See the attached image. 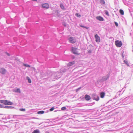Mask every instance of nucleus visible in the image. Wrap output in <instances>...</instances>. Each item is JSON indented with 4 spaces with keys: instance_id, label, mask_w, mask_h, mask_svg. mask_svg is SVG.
<instances>
[{
    "instance_id": "f257e3e1",
    "label": "nucleus",
    "mask_w": 133,
    "mask_h": 133,
    "mask_svg": "<svg viewBox=\"0 0 133 133\" xmlns=\"http://www.w3.org/2000/svg\"><path fill=\"white\" fill-rule=\"evenodd\" d=\"M0 102L6 105H11L13 104L12 103V102L9 101L8 100H0Z\"/></svg>"
},
{
    "instance_id": "f03ea898",
    "label": "nucleus",
    "mask_w": 133,
    "mask_h": 133,
    "mask_svg": "<svg viewBox=\"0 0 133 133\" xmlns=\"http://www.w3.org/2000/svg\"><path fill=\"white\" fill-rule=\"evenodd\" d=\"M71 51L74 54L76 55H79L80 54L79 52L78 49L74 47H72L71 48Z\"/></svg>"
},
{
    "instance_id": "7ed1b4c3",
    "label": "nucleus",
    "mask_w": 133,
    "mask_h": 133,
    "mask_svg": "<svg viewBox=\"0 0 133 133\" xmlns=\"http://www.w3.org/2000/svg\"><path fill=\"white\" fill-rule=\"evenodd\" d=\"M116 45L117 47H121L122 45V43L121 41L119 40L116 41H115Z\"/></svg>"
},
{
    "instance_id": "20e7f679",
    "label": "nucleus",
    "mask_w": 133,
    "mask_h": 133,
    "mask_svg": "<svg viewBox=\"0 0 133 133\" xmlns=\"http://www.w3.org/2000/svg\"><path fill=\"white\" fill-rule=\"evenodd\" d=\"M42 8L45 9H47L49 8V5L47 3H45L43 4L42 5Z\"/></svg>"
},
{
    "instance_id": "39448f33",
    "label": "nucleus",
    "mask_w": 133,
    "mask_h": 133,
    "mask_svg": "<svg viewBox=\"0 0 133 133\" xmlns=\"http://www.w3.org/2000/svg\"><path fill=\"white\" fill-rule=\"evenodd\" d=\"M69 40L70 43H75L76 42V40L75 38L71 37L69 39Z\"/></svg>"
},
{
    "instance_id": "423d86ee",
    "label": "nucleus",
    "mask_w": 133,
    "mask_h": 133,
    "mask_svg": "<svg viewBox=\"0 0 133 133\" xmlns=\"http://www.w3.org/2000/svg\"><path fill=\"white\" fill-rule=\"evenodd\" d=\"M95 37L96 39V41L97 42H99L100 41V39L99 37L97 34H96L95 35Z\"/></svg>"
},
{
    "instance_id": "0eeeda50",
    "label": "nucleus",
    "mask_w": 133,
    "mask_h": 133,
    "mask_svg": "<svg viewBox=\"0 0 133 133\" xmlns=\"http://www.w3.org/2000/svg\"><path fill=\"white\" fill-rule=\"evenodd\" d=\"M6 72L5 69L3 68H1L0 69V72L2 74H5Z\"/></svg>"
},
{
    "instance_id": "6e6552de",
    "label": "nucleus",
    "mask_w": 133,
    "mask_h": 133,
    "mask_svg": "<svg viewBox=\"0 0 133 133\" xmlns=\"http://www.w3.org/2000/svg\"><path fill=\"white\" fill-rule=\"evenodd\" d=\"M93 99L97 101H98L99 100V98L98 96L95 95H94Z\"/></svg>"
},
{
    "instance_id": "1a4fd4ad",
    "label": "nucleus",
    "mask_w": 133,
    "mask_h": 133,
    "mask_svg": "<svg viewBox=\"0 0 133 133\" xmlns=\"http://www.w3.org/2000/svg\"><path fill=\"white\" fill-rule=\"evenodd\" d=\"M85 98L86 100L88 101L90 99L91 97L90 96L88 95H86L85 96Z\"/></svg>"
},
{
    "instance_id": "9d476101",
    "label": "nucleus",
    "mask_w": 133,
    "mask_h": 133,
    "mask_svg": "<svg viewBox=\"0 0 133 133\" xmlns=\"http://www.w3.org/2000/svg\"><path fill=\"white\" fill-rule=\"evenodd\" d=\"M96 19L97 20H98L100 21H104L103 18L102 17H101V16H98L97 17H96Z\"/></svg>"
},
{
    "instance_id": "9b49d317",
    "label": "nucleus",
    "mask_w": 133,
    "mask_h": 133,
    "mask_svg": "<svg viewBox=\"0 0 133 133\" xmlns=\"http://www.w3.org/2000/svg\"><path fill=\"white\" fill-rule=\"evenodd\" d=\"M75 63V61H73L72 62H69L67 64V66H71L74 64Z\"/></svg>"
},
{
    "instance_id": "f8f14e48",
    "label": "nucleus",
    "mask_w": 133,
    "mask_h": 133,
    "mask_svg": "<svg viewBox=\"0 0 133 133\" xmlns=\"http://www.w3.org/2000/svg\"><path fill=\"white\" fill-rule=\"evenodd\" d=\"M105 95V93L104 92H102L100 94V96L101 98H103L104 97Z\"/></svg>"
},
{
    "instance_id": "ddd939ff",
    "label": "nucleus",
    "mask_w": 133,
    "mask_h": 133,
    "mask_svg": "<svg viewBox=\"0 0 133 133\" xmlns=\"http://www.w3.org/2000/svg\"><path fill=\"white\" fill-rule=\"evenodd\" d=\"M32 133H40L39 130L38 129L35 130L32 132Z\"/></svg>"
},
{
    "instance_id": "4468645a",
    "label": "nucleus",
    "mask_w": 133,
    "mask_h": 133,
    "mask_svg": "<svg viewBox=\"0 0 133 133\" xmlns=\"http://www.w3.org/2000/svg\"><path fill=\"white\" fill-rule=\"evenodd\" d=\"M15 92H18L20 93L21 92L20 91L19 88H18L16 90H15L14 91Z\"/></svg>"
},
{
    "instance_id": "2eb2a0df",
    "label": "nucleus",
    "mask_w": 133,
    "mask_h": 133,
    "mask_svg": "<svg viewBox=\"0 0 133 133\" xmlns=\"http://www.w3.org/2000/svg\"><path fill=\"white\" fill-rule=\"evenodd\" d=\"M26 78L27 79L28 81V82L29 83H31V79H30L29 77L28 76L26 77Z\"/></svg>"
},
{
    "instance_id": "dca6fc26",
    "label": "nucleus",
    "mask_w": 133,
    "mask_h": 133,
    "mask_svg": "<svg viewBox=\"0 0 133 133\" xmlns=\"http://www.w3.org/2000/svg\"><path fill=\"white\" fill-rule=\"evenodd\" d=\"M119 12L120 14L122 15H123L124 14V12L123 11L122 9L120 10Z\"/></svg>"
},
{
    "instance_id": "f3484780",
    "label": "nucleus",
    "mask_w": 133,
    "mask_h": 133,
    "mask_svg": "<svg viewBox=\"0 0 133 133\" xmlns=\"http://www.w3.org/2000/svg\"><path fill=\"white\" fill-rule=\"evenodd\" d=\"M60 7L62 9L64 10L65 9V8L64 5L63 4H61L60 5Z\"/></svg>"
},
{
    "instance_id": "a211bd4d",
    "label": "nucleus",
    "mask_w": 133,
    "mask_h": 133,
    "mask_svg": "<svg viewBox=\"0 0 133 133\" xmlns=\"http://www.w3.org/2000/svg\"><path fill=\"white\" fill-rule=\"evenodd\" d=\"M44 113V111H38L37 112L38 114H42Z\"/></svg>"
},
{
    "instance_id": "6ab92c4d",
    "label": "nucleus",
    "mask_w": 133,
    "mask_h": 133,
    "mask_svg": "<svg viewBox=\"0 0 133 133\" xmlns=\"http://www.w3.org/2000/svg\"><path fill=\"white\" fill-rule=\"evenodd\" d=\"M23 65L24 66H25L26 67H30V66L28 64H23Z\"/></svg>"
},
{
    "instance_id": "aec40b11",
    "label": "nucleus",
    "mask_w": 133,
    "mask_h": 133,
    "mask_svg": "<svg viewBox=\"0 0 133 133\" xmlns=\"http://www.w3.org/2000/svg\"><path fill=\"white\" fill-rule=\"evenodd\" d=\"M80 26L81 27L84 28L86 29H88L89 28L88 27H86V26H84L83 25H80Z\"/></svg>"
},
{
    "instance_id": "412c9836",
    "label": "nucleus",
    "mask_w": 133,
    "mask_h": 133,
    "mask_svg": "<svg viewBox=\"0 0 133 133\" xmlns=\"http://www.w3.org/2000/svg\"><path fill=\"white\" fill-rule=\"evenodd\" d=\"M100 3L102 4H104L105 3V2L104 0H101Z\"/></svg>"
},
{
    "instance_id": "4be33fe9",
    "label": "nucleus",
    "mask_w": 133,
    "mask_h": 133,
    "mask_svg": "<svg viewBox=\"0 0 133 133\" xmlns=\"http://www.w3.org/2000/svg\"><path fill=\"white\" fill-rule=\"evenodd\" d=\"M76 15L78 17H80L81 16V15L78 13H77L76 14Z\"/></svg>"
},
{
    "instance_id": "5701e85b",
    "label": "nucleus",
    "mask_w": 133,
    "mask_h": 133,
    "mask_svg": "<svg viewBox=\"0 0 133 133\" xmlns=\"http://www.w3.org/2000/svg\"><path fill=\"white\" fill-rule=\"evenodd\" d=\"M61 109L62 110H66V108L65 107H63Z\"/></svg>"
},
{
    "instance_id": "b1692460",
    "label": "nucleus",
    "mask_w": 133,
    "mask_h": 133,
    "mask_svg": "<svg viewBox=\"0 0 133 133\" xmlns=\"http://www.w3.org/2000/svg\"><path fill=\"white\" fill-rule=\"evenodd\" d=\"M54 109V107H52L50 109V111H53Z\"/></svg>"
},
{
    "instance_id": "393cba45",
    "label": "nucleus",
    "mask_w": 133,
    "mask_h": 133,
    "mask_svg": "<svg viewBox=\"0 0 133 133\" xmlns=\"http://www.w3.org/2000/svg\"><path fill=\"white\" fill-rule=\"evenodd\" d=\"M105 14L107 15L108 16H109V12L108 11H106L105 12Z\"/></svg>"
},
{
    "instance_id": "a878e982",
    "label": "nucleus",
    "mask_w": 133,
    "mask_h": 133,
    "mask_svg": "<svg viewBox=\"0 0 133 133\" xmlns=\"http://www.w3.org/2000/svg\"><path fill=\"white\" fill-rule=\"evenodd\" d=\"M20 111H24L25 110V109H24L22 108V109H20Z\"/></svg>"
},
{
    "instance_id": "bb28decb",
    "label": "nucleus",
    "mask_w": 133,
    "mask_h": 133,
    "mask_svg": "<svg viewBox=\"0 0 133 133\" xmlns=\"http://www.w3.org/2000/svg\"><path fill=\"white\" fill-rule=\"evenodd\" d=\"M12 107L11 106H5V108H11Z\"/></svg>"
},
{
    "instance_id": "cd10ccee",
    "label": "nucleus",
    "mask_w": 133,
    "mask_h": 133,
    "mask_svg": "<svg viewBox=\"0 0 133 133\" xmlns=\"http://www.w3.org/2000/svg\"><path fill=\"white\" fill-rule=\"evenodd\" d=\"M124 62L126 64L128 65V62L127 61H124Z\"/></svg>"
},
{
    "instance_id": "c85d7f7f",
    "label": "nucleus",
    "mask_w": 133,
    "mask_h": 133,
    "mask_svg": "<svg viewBox=\"0 0 133 133\" xmlns=\"http://www.w3.org/2000/svg\"><path fill=\"white\" fill-rule=\"evenodd\" d=\"M115 25L116 26H118V24L116 22H115Z\"/></svg>"
},
{
    "instance_id": "c756f323",
    "label": "nucleus",
    "mask_w": 133,
    "mask_h": 133,
    "mask_svg": "<svg viewBox=\"0 0 133 133\" xmlns=\"http://www.w3.org/2000/svg\"><path fill=\"white\" fill-rule=\"evenodd\" d=\"M130 133H133V130H131L130 131Z\"/></svg>"
},
{
    "instance_id": "7c9ffc66",
    "label": "nucleus",
    "mask_w": 133,
    "mask_h": 133,
    "mask_svg": "<svg viewBox=\"0 0 133 133\" xmlns=\"http://www.w3.org/2000/svg\"><path fill=\"white\" fill-rule=\"evenodd\" d=\"M6 54L8 56H10V55L9 53H8L7 52H6Z\"/></svg>"
},
{
    "instance_id": "2f4dec72",
    "label": "nucleus",
    "mask_w": 133,
    "mask_h": 133,
    "mask_svg": "<svg viewBox=\"0 0 133 133\" xmlns=\"http://www.w3.org/2000/svg\"><path fill=\"white\" fill-rule=\"evenodd\" d=\"M32 69H33L34 70H35V68H34V67H32Z\"/></svg>"
},
{
    "instance_id": "473e14b6",
    "label": "nucleus",
    "mask_w": 133,
    "mask_h": 133,
    "mask_svg": "<svg viewBox=\"0 0 133 133\" xmlns=\"http://www.w3.org/2000/svg\"><path fill=\"white\" fill-rule=\"evenodd\" d=\"M3 106L2 105L0 104V108H2Z\"/></svg>"
},
{
    "instance_id": "72a5a7b5",
    "label": "nucleus",
    "mask_w": 133,
    "mask_h": 133,
    "mask_svg": "<svg viewBox=\"0 0 133 133\" xmlns=\"http://www.w3.org/2000/svg\"><path fill=\"white\" fill-rule=\"evenodd\" d=\"M91 52V50H90L89 51V53H90Z\"/></svg>"
},
{
    "instance_id": "f704fd0d",
    "label": "nucleus",
    "mask_w": 133,
    "mask_h": 133,
    "mask_svg": "<svg viewBox=\"0 0 133 133\" xmlns=\"http://www.w3.org/2000/svg\"><path fill=\"white\" fill-rule=\"evenodd\" d=\"M34 119H38L37 118H35V117H34Z\"/></svg>"
},
{
    "instance_id": "c9c22d12",
    "label": "nucleus",
    "mask_w": 133,
    "mask_h": 133,
    "mask_svg": "<svg viewBox=\"0 0 133 133\" xmlns=\"http://www.w3.org/2000/svg\"><path fill=\"white\" fill-rule=\"evenodd\" d=\"M45 133H50L49 132H46Z\"/></svg>"
},
{
    "instance_id": "e433bc0d",
    "label": "nucleus",
    "mask_w": 133,
    "mask_h": 133,
    "mask_svg": "<svg viewBox=\"0 0 133 133\" xmlns=\"http://www.w3.org/2000/svg\"><path fill=\"white\" fill-rule=\"evenodd\" d=\"M6 117H5V118Z\"/></svg>"
}]
</instances>
